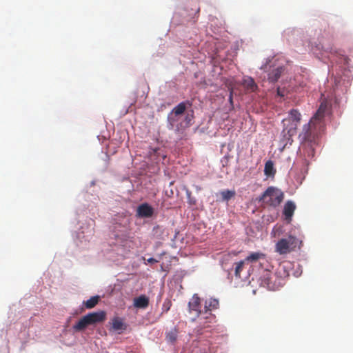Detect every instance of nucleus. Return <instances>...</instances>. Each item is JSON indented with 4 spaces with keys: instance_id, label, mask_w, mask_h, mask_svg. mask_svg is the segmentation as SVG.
<instances>
[{
    "instance_id": "12",
    "label": "nucleus",
    "mask_w": 353,
    "mask_h": 353,
    "mask_svg": "<svg viewBox=\"0 0 353 353\" xmlns=\"http://www.w3.org/2000/svg\"><path fill=\"white\" fill-rule=\"evenodd\" d=\"M283 72V67H278L274 70H272L269 74H268V80L270 82L274 83L276 82L281 77V74Z\"/></svg>"
},
{
    "instance_id": "13",
    "label": "nucleus",
    "mask_w": 353,
    "mask_h": 353,
    "mask_svg": "<svg viewBox=\"0 0 353 353\" xmlns=\"http://www.w3.org/2000/svg\"><path fill=\"white\" fill-rule=\"evenodd\" d=\"M243 85L249 92H254L257 89V85L254 79L249 77L244 78Z\"/></svg>"
},
{
    "instance_id": "27",
    "label": "nucleus",
    "mask_w": 353,
    "mask_h": 353,
    "mask_svg": "<svg viewBox=\"0 0 353 353\" xmlns=\"http://www.w3.org/2000/svg\"><path fill=\"white\" fill-rule=\"evenodd\" d=\"M170 302H168V306H165V308H166L165 311H166V312L169 310V309H170Z\"/></svg>"
},
{
    "instance_id": "7",
    "label": "nucleus",
    "mask_w": 353,
    "mask_h": 353,
    "mask_svg": "<svg viewBox=\"0 0 353 353\" xmlns=\"http://www.w3.org/2000/svg\"><path fill=\"white\" fill-rule=\"evenodd\" d=\"M193 116L192 114H188L185 118V125H183L182 123L176 124V122L179 121V119L177 118L174 117H170L169 118V122H170V129L174 130L176 132H179L183 128H188L190 125V122L192 121Z\"/></svg>"
},
{
    "instance_id": "23",
    "label": "nucleus",
    "mask_w": 353,
    "mask_h": 353,
    "mask_svg": "<svg viewBox=\"0 0 353 353\" xmlns=\"http://www.w3.org/2000/svg\"><path fill=\"white\" fill-rule=\"evenodd\" d=\"M185 193H186V195H187V199H188V202L190 204V205H195L196 204V199L192 196V192L190 190H189L188 189H185Z\"/></svg>"
},
{
    "instance_id": "10",
    "label": "nucleus",
    "mask_w": 353,
    "mask_h": 353,
    "mask_svg": "<svg viewBox=\"0 0 353 353\" xmlns=\"http://www.w3.org/2000/svg\"><path fill=\"white\" fill-rule=\"evenodd\" d=\"M295 209L296 205L293 201H288L285 203L283 208V214L286 221L291 220Z\"/></svg>"
},
{
    "instance_id": "20",
    "label": "nucleus",
    "mask_w": 353,
    "mask_h": 353,
    "mask_svg": "<svg viewBox=\"0 0 353 353\" xmlns=\"http://www.w3.org/2000/svg\"><path fill=\"white\" fill-rule=\"evenodd\" d=\"M245 264V261H240L239 262L236 263L234 274L237 278H241V272Z\"/></svg>"
},
{
    "instance_id": "14",
    "label": "nucleus",
    "mask_w": 353,
    "mask_h": 353,
    "mask_svg": "<svg viewBox=\"0 0 353 353\" xmlns=\"http://www.w3.org/2000/svg\"><path fill=\"white\" fill-rule=\"evenodd\" d=\"M112 327L114 330L118 331L125 330L126 325L121 318L115 317L112 319Z\"/></svg>"
},
{
    "instance_id": "19",
    "label": "nucleus",
    "mask_w": 353,
    "mask_h": 353,
    "mask_svg": "<svg viewBox=\"0 0 353 353\" xmlns=\"http://www.w3.org/2000/svg\"><path fill=\"white\" fill-rule=\"evenodd\" d=\"M178 330L176 328L172 329L166 334V339L168 341L174 343L177 339Z\"/></svg>"
},
{
    "instance_id": "15",
    "label": "nucleus",
    "mask_w": 353,
    "mask_h": 353,
    "mask_svg": "<svg viewBox=\"0 0 353 353\" xmlns=\"http://www.w3.org/2000/svg\"><path fill=\"white\" fill-rule=\"evenodd\" d=\"M100 300V296H93L92 297H90L88 300H87L86 301H84L83 302V305L87 308V309H92L93 307H94L97 303H99Z\"/></svg>"
},
{
    "instance_id": "9",
    "label": "nucleus",
    "mask_w": 353,
    "mask_h": 353,
    "mask_svg": "<svg viewBox=\"0 0 353 353\" xmlns=\"http://www.w3.org/2000/svg\"><path fill=\"white\" fill-rule=\"evenodd\" d=\"M201 299L197 294H194L188 303L190 312H194L196 316H199L201 312L200 310Z\"/></svg>"
},
{
    "instance_id": "26",
    "label": "nucleus",
    "mask_w": 353,
    "mask_h": 353,
    "mask_svg": "<svg viewBox=\"0 0 353 353\" xmlns=\"http://www.w3.org/2000/svg\"><path fill=\"white\" fill-rule=\"evenodd\" d=\"M194 187H195V189H196V191H200V190H201V188L200 186H199V185H194Z\"/></svg>"
},
{
    "instance_id": "24",
    "label": "nucleus",
    "mask_w": 353,
    "mask_h": 353,
    "mask_svg": "<svg viewBox=\"0 0 353 353\" xmlns=\"http://www.w3.org/2000/svg\"><path fill=\"white\" fill-rule=\"evenodd\" d=\"M285 94V90L284 89H281L280 88H277V95L279 97H284Z\"/></svg>"
},
{
    "instance_id": "16",
    "label": "nucleus",
    "mask_w": 353,
    "mask_h": 353,
    "mask_svg": "<svg viewBox=\"0 0 353 353\" xmlns=\"http://www.w3.org/2000/svg\"><path fill=\"white\" fill-rule=\"evenodd\" d=\"M185 109L186 106L185 102L179 103L172 110V114H174V118H176L177 116L182 114L185 112Z\"/></svg>"
},
{
    "instance_id": "28",
    "label": "nucleus",
    "mask_w": 353,
    "mask_h": 353,
    "mask_svg": "<svg viewBox=\"0 0 353 353\" xmlns=\"http://www.w3.org/2000/svg\"><path fill=\"white\" fill-rule=\"evenodd\" d=\"M170 302H168V306H165V308H166L165 311H166V312L169 310V309H170Z\"/></svg>"
},
{
    "instance_id": "2",
    "label": "nucleus",
    "mask_w": 353,
    "mask_h": 353,
    "mask_svg": "<svg viewBox=\"0 0 353 353\" xmlns=\"http://www.w3.org/2000/svg\"><path fill=\"white\" fill-rule=\"evenodd\" d=\"M273 237L286 235L281 238L275 245V250L280 254H286L300 250L303 246V241L296 236V229L292 228L291 222L278 223L272 231Z\"/></svg>"
},
{
    "instance_id": "5",
    "label": "nucleus",
    "mask_w": 353,
    "mask_h": 353,
    "mask_svg": "<svg viewBox=\"0 0 353 353\" xmlns=\"http://www.w3.org/2000/svg\"><path fill=\"white\" fill-rule=\"evenodd\" d=\"M283 192L274 187H269L260 196L259 201L270 206H278L283 201Z\"/></svg>"
},
{
    "instance_id": "3",
    "label": "nucleus",
    "mask_w": 353,
    "mask_h": 353,
    "mask_svg": "<svg viewBox=\"0 0 353 353\" xmlns=\"http://www.w3.org/2000/svg\"><path fill=\"white\" fill-rule=\"evenodd\" d=\"M301 115L300 112L295 110L292 109L289 112L288 118L283 120V122L289 121L291 122V126L290 128H285L283 129V140L282 141L284 143L283 147L287 146L288 144L291 145L293 142L292 137L296 132V128L298 125L301 121Z\"/></svg>"
},
{
    "instance_id": "22",
    "label": "nucleus",
    "mask_w": 353,
    "mask_h": 353,
    "mask_svg": "<svg viewBox=\"0 0 353 353\" xmlns=\"http://www.w3.org/2000/svg\"><path fill=\"white\" fill-rule=\"evenodd\" d=\"M272 277V276H267L264 278V283L266 284L267 288L271 290H276V288L274 286V284L272 283L271 280Z\"/></svg>"
},
{
    "instance_id": "17",
    "label": "nucleus",
    "mask_w": 353,
    "mask_h": 353,
    "mask_svg": "<svg viewBox=\"0 0 353 353\" xmlns=\"http://www.w3.org/2000/svg\"><path fill=\"white\" fill-rule=\"evenodd\" d=\"M276 171L274 168V164L272 161H268L265 164L264 173L266 176H270L274 175Z\"/></svg>"
},
{
    "instance_id": "4",
    "label": "nucleus",
    "mask_w": 353,
    "mask_h": 353,
    "mask_svg": "<svg viewBox=\"0 0 353 353\" xmlns=\"http://www.w3.org/2000/svg\"><path fill=\"white\" fill-rule=\"evenodd\" d=\"M105 319V312L104 311H99L90 312L83 316L75 325L72 329L75 332L83 331L88 326L94 325L104 321Z\"/></svg>"
},
{
    "instance_id": "18",
    "label": "nucleus",
    "mask_w": 353,
    "mask_h": 353,
    "mask_svg": "<svg viewBox=\"0 0 353 353\" xmlns=\"http://www.w3.org/2000/svg\"><path fill=\"white\" fill-rule=\"evenodd\" d=\"M223 201H229L235 196L234 190H224L220 192Z\"/></svg>"
},
{
    "instance_id": "21",
    "label": "nucleus",
    "mask_w": 353,
    "mask_h": 353,
    "mask_svg": "<svg viewBox=\"0 0 353 353\" xmlns=\"http://www.w3.org/2000/svg\"><path fill=\"white\" fill-rule=\"evenodd\" d=\"M263 256V254L261 253L253 252L246 257L245 261H251V262L256 261Z\"/></svg>"
},
{
    "instance_id": "6",
    "label": "nucleus",
    "mask_w": 353,
    "mask_h": 353,
    "mask_svg": "<svg viewBox=\"0 0 353 353\" xmlns=\"http://www.w3.org/2000/svg\"><path fill=\"white\" fill-rule=\"evenodd\" d=\"M154 212V208L148 203H143L137 208L136 216L139 219H149L153 216Z\"/></svg>"
},
{
    "instance_id": "1",
    "label": "nucleus",
    "mask_w": 353,
    "mask_h": 353,
    "mask_svg": "<svg viewBox=\"0 0 353 353\" xmlns=\"http://www.w3.org/2000/svg\"><path fill=\"white\" fill-rule=\"evenodd\" d=\"M326 108V105L321 104L310 122L303 125V131L299 134L301 141L299 147L300 155L307 163H309L314 158L319 138L324 130L325 124L323 119Z\"/></svg>"
},
{
    "instance_id": "11",
    "label": "nucleus",
    "mask_w": 353,
    "mask_h": 353,
    "mask_svg": "<svg viewBox=\"0 0 353 353\" xmlns=\"http://www.w3.org/2000/svg\"><path fill=\"white\" fill-rule=\"evenodd\" d=\"M149 305V299L145 295H141L134 300V305L137 308H145Z\"/></svg>"
},
{
    "instance_id": "29",
    "label": "nucleus",
    "mask_w": 353,
    "mask_h": 353,
    "mask_svg": "<svg viewBox=\"0 0 353 353\" xmlns=\"http://www.w3.org/2000/svg\"><path fill=\"white\" fill-rule=\"evenodd\" d=\"M229 101L232 102V94H230V96Z\"/></svg>"
},
{
    "instance_id": "8",
    "label": "nucleus",
    "mask_w": 353,
    "mask_h": 353,
    "mask_svg": "<svg viewBox=\"0 0 353 353\" xmlns=\"http://www.w3.org/2000/svg\"><path fill=\"white\" fill-rule=\"evenodd\" d=\"M219 305V301L215 299H210L205 301V311L204 314H205L207 315L205 318L207 319H209L208 321L210 323H211L212 321L214 320L215 316L214 315H212L209 312H210L212 310H215V309L218 308Z\"/></svg>"
},
{
    "instance_id": "25",
    "label": "nucleus",
    "mask_w": 353,
    "mask_h": 353,
    "mask_svg": "<svg viewBox=\"0 0 353 353\" xmlns=\"http://www.w3.org/2000/svg\"><path fill=\"white\" fill-rule=\"evenodd\" d=\"M148 263H157V262H158V261H157V260H156V259H154V258H150V259H148Z\"/></svg>"
}]
</instances>
